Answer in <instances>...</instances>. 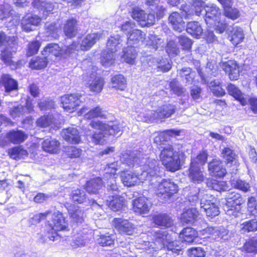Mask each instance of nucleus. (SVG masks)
Wrapping results in <instances>:
<instances>
[{
  "label": "nucleus",
  "mask_w": 257,
  "mask_h": 257,
  "mask_svg": "<svg viewBox=\"0 0 257 257\" xmlns=\"http://www.w3.org/2000/svg\"><path fill=\"white\" fill-rule=\"evenodd\" d=\"M9 154L11 158L16 160L24 159L28 155L27 152L20 147H16L10 150Z\"/></svg>",
  "instance_id": "obj_52"
},
{
  "label": "nucleus",
  "mask_w": 257,
  "mask_h": 257,
  "mask_svg": "<svg viewBox=\"0 0 257 257\" xmlns=\"http://www.w3.org/2000/svg\"><path fill=\"white\" fill-rule=\"evenodd\" d=\"M151 205L149 200L144 197L135 199L133 201V209L139 214H145L149 212Z\"/></svg>",
  "instance_id": "obj_16"
},
{
  "label": "nucleus",
  "mask_w": 257,
  "mask_h": 257,
  "mask_svg": "<svg viewBox=\"0 0 257 257\" xmlns=\"http://www.w3.org/2000/svg\"><path fill=\"white\" fill-rule=\"evenodd\" d=\"M182 153L174 150L170 145H165L162 147L160 159L167 170L175 172L180 168L181 157Z\"/></svg>",
  "instance_id": "obj_1"
},
{
  "label": "nucleus",
  "mask_w": 257,
  "mask_h": 257,
  "mask_svg": "<svg viewBox=\"0 0 257 257\" xmlns=\"http://www.w3.org/2000/svg\"><path fill=\"white\" fill-rule=\"evenodd\" d=\"M111 86L115 89L124 90L126 87V81L122 75H116L111 79Z\"/></svg>",
  "instance_id": "obj_42"
},
{
  "label": "nucleus",
  "mask_w": 257,
  "mask_h": 257,
  "mask_svg": "<svg viewBox=\"0 0 257 257\" xmlns=\"http://www.w3.org/2000/svg\"><path fill=\"white\" fill-rule=\"evenodd\" d=\"M199 215L198 211L195 208L188 209L184 211L181 217L183 223H192L196 219Z\"/></svg>",
  "instance_id": "obj_38"
},
{
  "label": "nucleus",
  "mask_w": 257,
  "mask_h": 257,
  "mask_svg": "<svg viewBox=\"0 0 257 257\" xmlns=\"http://www.w3.org/2000/svg\"><path fill=\"white\" fill-rule=\"evenodd\" d=\"M83 80L85 85L89 89V90L95 93H100L104 84V79L97 76L95 73L83 75Z\"/></svg>",
  "instance_id": "obj_10"
},
{
  "label": "nucleus",
  "mask_w": 257,
  "mask_h": 257,
  "mask_svg": "<svg viewBox=\"0 0 257 257\" xmlns=\"http://www.w3.org/2000/svg\"><path fill=\"white\" fill-rule=\"evenodd\" d=\"M62 138L67 142L72 144H78L81 138L78 131L74 127L63 129L61 132Z\"/></svg>",
  "instance_id": "obj_20"
},
{
  "label": "nucleus",
  "mask_w": 257,
  "mask_h": 257,
  "mask_svg": "<svg viewBox=\"0 0 257 257\" xmlns=\"http://www.w3.org/2000/svg\"><path fill=\"white\" fill-rule=\"evenodd\" d=\"M204 8L205 3L202 0H194L191 9L189 10L188 8L186 7L182 15L187 18L194 14L199 16Z\"/></svg>",
  "instance_id": "obj_25"
},
{
  "label": "nucleus",
  "mask_w": 257,
  "mask_h": 257,
  "mask_svg": "<svg viewBox=\"0 0 257 257\" xmlns=\"http://www.w3.org/2000/svg\"><path fill=\"white\" fill-rule=\"evenodd\" d=\"M142 173H141L142 180H149L151 177L155 176L159 172V163L155 159L144 158V162L140 165Z\"/></svg>",
  "instance_id": "obj_6"
},
{
  "label": "nucleus",
  "mask_w": 257,
  "mask_h": 257,
  "mask_svg": "<svg viewBox=\"0 0 257 257\" xmlns=\"http://www.w3.org/2000/svg\"><path fill=\"white\" fill-rule=\"evenodd\" d=\"M178 186L170 179H163L158 185L156 190L157 196L160 198L166 199L176 193Z\"/></svg>",
  "instance_id": "obj_7"
},
{
  "label": "nucleus",
  "mask_w": 257,
  "mask_h": 257,
  "mask_svg": "<svg viewBox=\"0 0 257 257\" xmlns=\"http://www.w3.org/2000/svg\"><path fill=\"white\" fill-rule=\"evenodd\" d=\"M205 21L206 24L212 26L220 20L221 13L219 8L214 4H209L206 6Z\"/></svg>",
  "instance_id": "obj_14"
},
{
  "label": "nucleus",
  "mask_w": 257,
  "mask_h": 257,
  "mask_svg": "<svg viewBox=\"0 0 257 257\" xmlns=\"http://www.w3.org/2000/svg\"><path fill=\"white\" fill-rule=\"evenodd\" d=\"M77 21L76 19L68 20L64 24L63 27L64 34L69 38L75 37L77 33Z\"/></svg>",
  "instance_id": "obj_30"
},
{
  "label": "nucleus",
  "mask_w": 257,
  "mask_h": 257,
  "mask_svg": "<svg viewBox=\"0 0 257 257\" xmlns=\"http://www.w3.org/2000/svg\"><path fill=\"white\" fill-rule=\"evenodd\" d=\"M208 154L206 151L200 152L196 157L191 160L190 166H203L206 162Z\"/></svg>",
  "instance_id": "obj_50"
},
{
  "label": "nucleus",
  "mask_w": 257,
  "mask_h": 257,
  "mask_svg": "<svg viewBox=\"0 0 257 257\" xmlns=\"http://www.w3.org/2000/svg\"><path fill=\"white\" fill-rule=\"evenodd\" d=\"M155 243L159 245L158 249L167 248L169 251L177 255L182 253V248L181 243L179 240L172 241L170 235L165 231H160L157 233Z\"/></svg>",
  "instance_id": "obj_3"
},
{
  "label": "nucleus",
  "mask_w": 257,
  "mask_h": 257,
  "mask_svg": "<svg viewBox=\"0 0 257 257\" xmlns=\"http://www.w3.org/2000/svg\"><path fill=\"white\" fill-rule=\"evenodd\" d=\"M205 194L202 192H200L197 188H192L190 194L187 196V200L190 204L192 206L196 205L200 201L201 196L200 194Z\"/></svg>",
  "instance_id": "obj_47"
},
{
  "label": "nucleus",
  "mask_w": 257,
  "mask_h": 257,
  "mask_svg": "<svg viewBox=\"0 0 257 257\" xmlns=\"http://www.w3.org/2000/svg\"><path fill=\"white\" fill-rule=\"evenodd\" d=\"M100 38V35L93 33L87 35L84 38L80 45V49L82 51H87L94 45Z\"/></svg>",
  "instance_id": "obj_28"
},
{
  "label": "nucleus",
  "mask_w": 257,
  "mask_h": 257,
  "mask_svg": "<svg viewBox=\"0 0 257 257\" xmlns=\"http://www.w3.org/2000/svg\"><path fill=\"white\" fill-rule=\"evenodd\" d=\"M90 125L95 129L102 131L107 135H116L121 131V127L117 122H109L105 123L99 120H92Z\"/></svg>",
  "instance_id": "obj_9"
},
{
  "label": "nucleus",
  "mask_w": 257,
  "mask_h": 257,
  "mask_svg": "<svg viewBox=\"0 0 257 257\" xmlns=\"http://www.w3.org/2000/svg\"><path fill=\"white\" fill-rule=\"evenodd\" d=\"M98 243L103 246H111L114 243V238L113 236L108 233L102 235L97 240Z\"/></svg>",
  "instance_id": "obj_60"
},
{
  "label": "nucleus",
  "mask_w": 257,
  "mask_h": 257,
  "mask_svg": "<svg viewBox=\"0 0 257 257\" xmlns=\"http://www.w3.org/2000/svg\"><path fill=\"white\" fill-rule=\"evenodd\" d=\"M114 53L111 52L107 49L102 52L100 60L103 66L108 67L114 63Z\"/></svg>",
  "instance_id": "obj_45"
},
{
  "label": "nucleus",
  "mask_w": 257,
  "mask_h": 257,
  "mask_svg": "<svg viewBox=\"0 0 257 257\" xmlns=\"http://www.w3.org/2000/svg\"><path fill=\"white\" fill-rule=\"evenodd\" d=\"M145 34L138 29L133 30L127 34V42L128 45H136L143 42L145 40Z\"/></svg>",
  "instance_id": "obj_31"
},
{
  "label": "nucleus",
  "mask_w": 257,
  "mask_h": 257,
  "mask_svg": "<svg viewBox=\"0 0 257 257\" xmlns=\"http://www.w3.org/2000/svg\"><path fill=\"white\" fill-rule=\"evenodd\" d=\"M122 40L120 37L117 35L114 36H111L108 40L106 44L107 50L115 53L119 50L122 46Z\"/></svg>",
  "instance_id": "obj_32"
},
{
  "label": "nucleus",
  "mask_w": 257,
  "mask_h": 257,
  "mask_svg": "<svg viewBox=\"0 0 257 257\" xmlns=\"http://www.w3.org/2000/svg\"><path fill=\"white\" fill-rule=\"evenodd\" d=\"M48 237L50 240L55 241L59 239L60 231H68V223L63 214L59 211L54 212L52 216L51 222L47 226Z\"/></svg>",
  "instance_id": "obj_2"
},
{
  "label": "nucleus",
  "mask_w": 257,
  "mask_h": 257,
  "mask_svg": "<svg viewBox=\"0 0 257 257\" xmlns=\"http://www.w3.org/2000/svg\"><path fill=\"white\" fill-rule=\"evenodd\" d=\"M232 6H228L223 8L224 15L231 20H234L237 19L239 16V12L236 8H232Z\"/></svg>",
  "instance_id": "obj_56"
},
{
  "label": "nucleus",
  "mask_w": 257,
  "mask_h": 257,
  "mask_svg": "<svg viewBox=\"0 0 257 257\" xmlns=\"http://www.w3.org/2000/svg\"><path fill=\"white\" fill-rule=\"evenodd\" d=\"M8 139L14 144H20L25 141L27 138L22 131H12L7 134Z\"/></svg>",
  "instance_id": "obj_40"
},
{
  "label": "nucleus",
  "mask_w": 257,
  "mask_h": 257,
  "mask_svg": "<svg viewBox=\"0 0 257 257\" xmlns=\"http://www.w3.org/2000/svg\"><path fill=\"white\" fill-rule=\"evenodd\" d=\"M200 209L201 211L205 213L206 216L213 218L219 213V208L215 204L214 198L209 194H200Z\"/></svg>",
  "instance_id": "obj_5"
},
{
  "label": "nucleus",
  "mask_w": 257,
  "mask_h": 257,
  "mask_svg": "<svg viewBox=\"0 0 257 257\" xmlns=\"http://www.w3.org/2000/svg\"><path fill=\"white\" fill-rule=\"evenodd\" d=\"M169 22L175 31L181 32L185 27L181 16L177 12L172 13L169 17Z\"/></svg>",
  "instance_id": "obj_26"
},
{
  "label": "nucleus",
  "mask_w": 257,
  "mask_h": 257,
  "mask_svg": "<svg viewBox=\"0 0 257 257\" xmlns=\"http://www.w3.org/2000/svg\"><path fill=\"white\" fill-rule=\"evenodd\" d=\"M186 31L188 33L196 38H199L203 33V29L197 22H189L187 25Z\"/></svg>",
  "instance_id": "obj_43"
},
{
  "label": "nucleus",
  "mask_w": 257,
  "mask_h": 257,
  "mask_svg": "<svg viewBox=\"0 0 257 257\" xmlns=\"http://www.w3.org/2000/svg\"><path fill=\"white\" fill-rule=\"evenodd\" d=\"M176 110V107L170 104L163 105L159 107L156 111L149 110L145 116L144 120L146 121H153L159 119H164L171 116Z\"/></svg>",
  "instance_id": "obj_4"
},
{
  "label": "nucleus",
  "mask_w": 257,
  "mask_h": 257,
  "mask_svg": "<svg viewBox=\"0 0 257 257\" xmlns=\"http://www.w3.org/2000/svg\"><path fill=\"white\" fill-rule=\"evenodd\" d=\"M208 184L209 187L217 191H224L228 189L226 182L223 181L211 180Z\"/></svg>",
  "instance_id": "obj_51"
},
{
  "label": "nucleus",
  "mask_w": 257,
  "mask_h": 257,
  "mask_svg": "<svg viewBox=\"0 0 257 257\" xmlns=\"http://www.w3.org/2000/svg\"><path fill=\"white\" fill-rule=\"evenodd\" d=\"M120 177L122 183L127 187L133 186L138 182H143L145 180L141 179V174L137 175L130 171H123L121 172Z\"/></svg>",
  "instance_id": "obj_18"
},
{
  "label": "nucleus",
  "mask_w": 257,
  "mask_h": 257,
  "mask_svg": "<svg viewBox=\"0 0 257 257\" xmlns=\"http://www.w3.org/2000/svg\"><path fill=\"white\" fill-rule=\"evenodd\" d=\"M188 171V177L193 183L198 184L204 181L205 175L202 167L190 166Z\"/></svg>",
  "instance_id": "obj_21"
},
{
  "label": "nucleus",
  "mask_w": 257,
  "mask_h": 257,
  "mask_svg": "<svg viewBox=\"0 0 257 257\" xmlns=\"http://www.w3.org/2000/svg\"><path fill=\"white\" fill-rule=\"evenodd\" d=\"M115 228L121 234L132 235L135 231V227L134 224L127 220L121 218H115L113 220Z\"/></svg>",
  "instance_id": "obj_15"
},
{
  "label": "nucleus",
  "mask_w": 257,
  "mask_h": 257,
  "mask_svg": "<svg viewBox=\"0 0 257 257\" xmlns=\"http://www.w3.org/2000/svg\"><path fill=\"white\" fill-rule=\"evenodd\" d=\"M42 54L43 56L48 57L50 55L58 56L63 54V49H61L57 44L51 43L48 44L43 50Z\"/></svg>",
  "instance_id": "obj_35"
},
{
  "label": "nucleus",
  "mask_w": 257,
  "mask_h": 257,
  "mask_svg": "<svg viewBox=\"0 0 257 257\" xmlns=\"http://www.w3.org/2000/svg\"><path fill=\"white\" fill-rule=\"evenodd\" d=\"M38 106L41 110L50 109L54 107V102L48 99H40L38 100Z\"/></svg>",
  "instance_id": "obj_63"
},
{
  "label": "nucleus",
  "mask_w": 257,
  "mask_h": 257,
  "mask_svg": "<svg viewBox=\"0 0 257 257\" xmlns=\"http://www.w3.org/2000/svg\"><path fill=\"white\" fill-rule=\"evenodd\" d=\"M71 197L73 201L77 202L78 203L84 202L86 199L85 193L83 190L79 189L72 191Z\"/></svg>",
  "instance_id": "obj_58"
},
{
  "label": "nucleus",
  "mask_w": 257,
  "mask_h": 257,
  "mask_svg": "<svg viewBox=\"0 0 257 257\" xmlns=\"http://www.w3.org/2000/svg\"><path fill=\"white\" fill-rule=\"evenodd\" d=\"M32 5L45 17L58 7L56 3L47 2L43 0H32Z\"/></svg>",
  "instance_id": "obj_17"
},
{
  "label": "nucleus",
  "mask_w": 257,
  "mask_h": 257,
  "mask_svg": "<svg viewBox=\"0 0 257 257\" xmlns=\"http://www.w3.org/2000/svg\"><path fill=\"white\" fill-rule=\"evenodd\" d=\"M103 134H104V133L101 131V132H95L92 134H87L86 135L92 143L95 145H97L102 144L105 141Z\"/></svg>",
  "instance_id": "obj_61"
},
{
  "label": "nucleus",
  "mask_w": 257,
  "mask_h": 257,
  "mask_svg": "<svg viewBox=\"0 0 257 257\" xmlns=\"http://www.w3.org/2000/svg\"><path fill=\"white\" fill-rule=\"evenodd\" d=\"M229 94L238 100L242 105L247 104V99L244 96L241 91L234 85L230 84L227 86Z\"/></svg>",
  "instance_id": "obj_37"
},
{
  "label": "nucleus",
  "mask_w": 257,
  "mask_h": 257,
  "mask_svg": "<svg viewBox=\"0 0 257 257\" xmlns=\"http://www.w3.org/2000/svg\"><path fill=\"white\" fill-rule=\"evenodd\" d=\"M230 183L232 187L244 192H247L250 190V184L245 181L239 179H232L230 180Z\"/></svg>",
  "instance_id": "obj_46"
},
{
  "label": "nucleus",
  "mask_w": 257,
  "mask_h": 257,
  "mask_svg": "<svg viewBox=\"0 0 257 257\" xmlns=\"http://www.w3.org/2000/svg\"><path fill=\"white\" fill-rule=\"evenodd\" d=\"M86 98L78 94H67L61 97V101L65 110L72 112Z\"/></svg>",
  "instance_id": "obj_8"
},
{
  "label": "nucleus",
  "mask_w": 257,
  "mask_h": 257,
  "mask_svg": "<svg viewBox=\"0 0 257 257\" xmlns=\"http://www.w3.org/2000/svg\"><path fill=\"white\" fill-rule=\"evenodd\" d=\"M48 63L47 57L33 58L29 63L30 67L34 69H41L46 67Z\"/></svg>",
  "instance_id": "obj_44"
},
{
  "label": "nucleus",
  "mask_w": 257,
  "mask_h": 257,
  "mask_svg": "<svg viewBox=\"0 0 257 257\" xmlns=\"http://www.w3.org/2000/svg\"><path fill=\"white\" fill-rule=\"evenodd\" d=\"M107 205L110 209L113 211H116L121 209L124 205V199L116 193H114L108 196L106 199Z\"/></svg>",
  "instance_id": "obj_22"
},
{
  "label": "nucleus",
  "mask_w": 257,
  "mask_h": 257,
  "mask_svg": "<svg viewBox=\"0 0 257 257\" xmlns=\"http://www.w3.org/2000/svg\"><path fill=\"white\" fill-rule=\"evenodd\" d=\"M243 249L247 252L257 253V239H249L244 244Z\"/></svg>",
  "instance_id": "obj_57"
},
{
  "label": "nucleus",
  "mask_w": 257,
  "mask_h": 257,
  "mask_svg": "<svg viewBox=\"0 0 257 257\" xmlns=\"http://www.w3.org/2000/svg\"><path fill=\"white\" fill-rule=\"evenodd\" d=\"M221 66L226 73H228L230 79L234 80L238 79L239 70V67L235 61L230 60L228 62H223Z\"/></svg>",
  "instance_id": "obj_19"
},
{
  "label": "nucleus",
  "mask_w": 257,
  "mask_h": 257,
  "mask_svg": "<svg viewBox=\"0 0 257 257\" xmlns=\"http://www.w3.org/2000/svg\"><path fill=\"white\" fill-rule=\"evenodd\" d=\"M247 210L250 215L255 216L257 215V201L254 197L248 199Z\"/></svg>",
  "instance_id": "obj_62"
},
{
  "label": "nucleus",
  "mask_w": 257,
  "mask_h": 257,
  "mask_svg": "<svg viewBox=\"0 0 257 257\" xmlns=\"http://www.w3.org/2000/svg\"><path fill=\"white\" fill-rule=\"evenodd\" d=\"M152 219L153 222L158 226L168 227L173 224L172 218L166 213H160L154 215Z\"/></svg>",
  "instance_id": "obj_33"
},
{
  "label": "nucleus",
  "mask_w": 257,
  "mask_h": 257,
  "mask_svg": "<svg viewBox=\"0 0 257 257\" xmlns=\"http://www.w3.org/2000/svg\"><path fill=\"white\" fill-rule=\"evenodd\" d=\"M203 231L204 234L210 235L213 239L216 240L226 239L225 237L228 234V231L223 227H208Z\"/></svg>",
  "instance_id": "obj_24"
},
{
  "label": "nucleus",
  "mask_w": 257,
  "mask_h": 257,
  "mask_svg": "<svg viewBox=\"0 0 257 257\" xmlns=\"http://www.w3.org/2000/svg\"><path fill=\"white\" fill-rule=\"evenodd\" d=\"M41 21V18L37 15L28 14L21 21L22 29L26 32L32 31L40 24Z\"/></svg>",
  "instance_id": "obj_13"
},
{
  "label": "nucleus",
  "mask_w": 257,
  "mask_h": 257,
  "mask_svg": "<svg viewBox=\"0 0 257 257\" xmlns=\"http://www.w3.org/2000/svg\"><path fill=\"white\" fill-rule=\"evenodd\" d=\"M208 170L211 175L218 177H223L226 173L222 163L218 159H214L208 164Z\"/></svg>",
  "instance_id": "obj_23"
},
{
  "label": "nucleus",
  "mask_w": 257,
  "mask_h": 257,
  "mask_svg": "<svg viewBox=\"0 0 257 257\" xmlns=\"http://www.w3.org/2000/svg\"><path fill=\"white\" fill-rule=\"evenodd\" d=\"M2 81L4 83L5 91L7 93L18 90V82L12 78L9 75H4L2 77Z\"/></svg>",
  "instance_id": "obj_41"
},
{
  "label": "nucleus",
  "mask_w": 257,
  "mask_h": 257,
  "mask_svg": "<svg viewBox=\"0 0 257 257\" xmlns=\"http://www.w3.org/2000/svg\"><path fill=\"white\" fill-rule=\"evenodd\" d=\"M85 118L91 119L95 117H104L106 116L105 113L99 106H96L91 109L84 115Z\"/></svg>",
  "instance_id": "obj_53"
},
{
  "label": "nucleus",
  "mask_w": 257,
  "mask_h": 257,
  "mask_svg": "<svg viewBox=\"0 0 257 257\" xmlns=\"http://www.w3.org/2000/svg\"><path fill=\"white\" fill-rule=\"evenodd\" d=\"M240 230L243 233L256 231L257 230V221L252 219L243 222L241 224Z\"/></svg>",
  "instance_id": "obj_55"
},
{
  "label": "nucleus",
  "mask_w": 257,
  "mask_h": 257,
  "mask_svg": "<svg viewBox=\"0 0 257 257\" xmlns=\"http://www.w3.org/2000/svg\"><path fill=\"white\" fill-rule=\"evenodd\" d=\"M12 48L7 46L2 51L1 59L7 65H10L12 62V58L14 50H12Z\"/></svg>",
  "instance_id": "obj_59"
},
{
  "label": "nucleus",
  "mask_w": 257,
  "mask_h": 257,
  "mask_svg": "<svg viewBox=\"0 0 257 257\" xmlns=\"http://www.w3.org/2000/svg\"><path fill=\"white\" fill-rule=\"evenodd\" d=\"M60 143L54 139H46L42 144V147L45 152L50 154H56L60 150Z\"/></svg>",
  "instance_id": "obj_27"
},
{
  "label": "nucleus",
  "mask_w": 257,
  "mask_h": 257,
  "mask_svg": "<svg viewBox=\"0 0 257 257\" xmlns=\"http://www.w3.org/2000/svg\"><path fill=\"white\" fill-rule=\"evenodd\" d=\"M68 212L74 221L81 223L84 220V212L79 207L73 206L72 209H69Z\"/></svg>",
  "instance_id": "obj_48"
},
{
  "label": "nucleus",
  "mask_w": 257,
  "mask_h": 257,
  "mask_svg": "<svg viewBox=\"0 0 257 257\" xmlns=\"http://www.w3.org/2000/svg\"><path fill=\"white\" fill-rule=\"evenodd\" d=\"M146 42V45L152 47L155 50H156L160 47H163V46L162 45L163 43V40L154 34H150Z\"/></svg>",
  "instance_id": "obj_49"
},
{
  "label": "nucleus",
  "mask_w": 257,
  "mask_h": 257,
  "mask_svg": "<svg viewBox=\"0 0 257 257\" xmlns=\"http://www.w3.org/2000/svg\"><path fill=\"white\" fill-rule=\"evenodd\" d=\"M137 56V52L136 49L131 45L123 49L121 58L126 63L134 64Z\"/></svg>",
  "instance_id": "obj_34"
},
{
  "label": "nucleus",
  "mask_w": 257,
  "mask_h": 257,
  "mask_svg": "<svg viewBox=\"0 0 257 257\" xmlns=\"http://www.w3.org/2000/svg\"><path fill=\"white\" fill-rule=\"evenodd\" d=\"M198 234L196 231L191 227L184 228L180 234V237L183 241L187 243H192L197 237Z\"/></svg>",
  "instance_id": "obj_39"
},
{
  "label": "nucleus",
  "mask_w": 257,
  "mask_h": 257,
  "mask_svg": "<svg viewBox=\"0 0 257 257\" xmlns=\"http://www.w3.org/2000/svg\"><path fill=\"white\" fill-rule=\"evenodd\" d=\"M102 181L100 178H96L88 181L85 186L86 190L89 194H96L102 187Z\"/></svg>",
  "instance_id": "obj_36"
},
{
  "label": "nucleus",
  "mask_w": 257,
  "mask_h": 257,
  "mask_svg": "<svg viewBox=\"0 0 257 257\" xmlns=\"http://www.w3.org/2000/svg\"><path fill=\"white\" fill-rule=\"evenodd\" d=\"M54 121V117L52 115H45L37 119L36 124L39 127H46L51 125Z\"/></svg>",
  "instance_id": "obj_54"
},
{
  "label": "nucleus",
  "mask_w": 257,
  "mask_h": 257,
  "mask_svg": "<svg viewBox=\"0 0 257 257\" xmlns=\"http://www.w3.org/2000/svg\"><path fill=\"white\" fill-rule=\"evenodd\" d=\"M226 205L230 208L227 210V213L229 215L237 216L238 212L234 210H239L240 205L243 203V198L240 194L235 192H230L226 195Z\"/></svg>",
  "instance_id": "obj_11"
},
{
  "label": "nucleus",
  "mask_w": 257,
  "mask_h": 257,
  "mask_svg": "<svg viewBox=\"0 0 257 257\" xmlns=\"http://www.w3.org/2000/svg\"><path fill=\"white\" fill-rule=\"evenodd\" d=\"M41 44L38 41H32L28 45L27 55L32 56L37 53L40 47Z\"/></svg>",
  "instance_id": "obj_64"
},
{
  "label": "nucleus",
  "mask_w": 257,
  "mask_h": 257,
  "mask_svg": "<svg viewBox=\"0 0 257 257\" xmlns=\"http://www.w3.org/2000/svg\"><path fill=\"white\" fill-rule=\"evenodd\" d=\"M227 31L228 32L229 40L233 45L236 46L243 41L244 34L240 28L232 27L231 30L228 29Z\"/></svg>",
  "instance_id": "obj_29"
},
{
  "label": "nucleus",
  "mask_w": 257,
  "mask_h": 257,
  "mask_svg": "<svg viewBox=\"0 0 257 257\" xmlns=\"http://www.w3.org/2000/svg\"><path fill=\"white\" fill-rule=\"evenodd\" d=\"M144 160L143 155L137 151L124 153L121 155L120 158L121 162L130 167L139 166L141 162H144Z\"/></svg>",
  "instance_id": "obj_12"
}]
</instances>
